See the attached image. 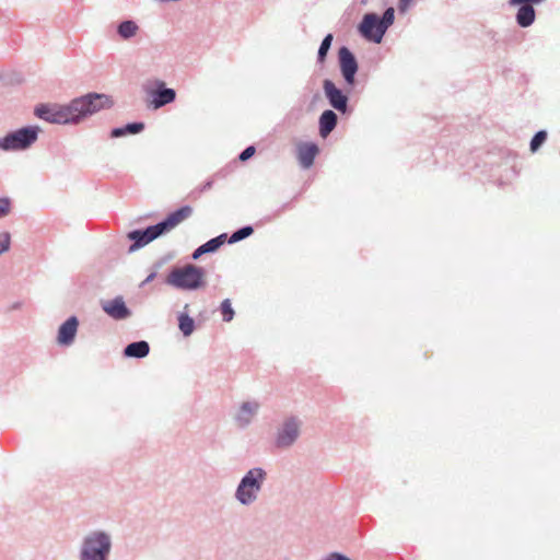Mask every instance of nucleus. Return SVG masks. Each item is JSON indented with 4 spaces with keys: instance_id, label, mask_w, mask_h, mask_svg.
<instances>
[{
    "instance_id": "2",
    "label": "nucleus",
    "mask_w": 560,
    "mask_h": 560,
    "mask_svg": "<svg viewBox=\"0 0 560 560\" xmlns=\"http://www.w3.org/2000/svg\"><path fill=\"white\" fill-rule=\"evenodd\" d=\"M205 270L195 265H186L180 268L173 269L167 276V282L178 289L196 290L206 284Z\"/></svg>"
},
{
    "instance_id": "31",
    "label": "nucleus",
    "mask_w": 560,
    "mask_h": 560,
    "mask_svg": "<svg viewBox=\"0 0 560 560\" xmlns=\"http://www.w3.org/2000/svg\"><path fill=\"white\" fill-rule=\"evenodd\" d=\"M255 154V148L254 147H248L246 148L240 155V160L241 161H246L248 160L249 158H252L253 155Z\"/></svg>"
},
{
    "instance_id": "14",
    "label": "nucleus",
    "mask_w": 560,
    "mask_h": 560,
    "mask_svg": "<svg viewBox=\"0 0 560 560\" xmlns=\"http://www.w3.org/2000/svg\"><path fill=\"white\" fill-rule=\"evenodd\" d=\"M378 23L380 20L376 14H365L359 26V31L366 39L375 42Z\"/></svg>"
},
{
    "instance_id": "33",
    "label": "nucleus",
    "mask_w": 560,
    "mask_h": 560,
    "mask_svg": "<svg viewBox=\"0 0 560 560\" xmlns=\"http://www.w3.org/2000/svg\"><path fill=\"white\" fill-rule=\"evenodd\" d=\"M328 560H350L347 557H343L339 553H332Z\"/></svg>"
},
{
    "instance_id": "27",
    "label": "nucleus",
    "mask_w": 560,
    "mask_h": 560,
    "mask_svg": "<svg viewBox=\"0 0 560 560\" xmlns=\"http://www.w3.org/2000/svg\"><path fill=\"white\" fill-rule=\"evenodd\" d=\"M221 314L224 322H231L233 319L234 311L229 299H225L221 303Z\"/></svg>"
},
{
    "instance_id": "7",
    "label": "nucleus",
    "mask_w": 560,
    "mask_h": 560,
    "mask_svg": "<svg viewBox=\"0 0 560 560\" xmlns=\"http://www.w3.org/2000/svg\"><path fill=\"white\" fill-rule=\"evenodd\" d=\"M36 139V128H22L0 139V149L4 151L24 150L34 143Z\"/></svg>"
},
{
    "instance_id": "25",
    "label": "nucleus",
    "mask_w": 560,
    "mask_h": 560,
    "mask_svg": "<svg viewBox=\"0 0 560 560\" xmlns=\"http://www.w3.org/2000/svg\"><path fill=\"white\" fill-rule=\"evenodd\" d=\"M332 35L331 34H328L325 36V38L323 39L320 46H319V49H318V60L320 62H323L327 56V52L331 46V42H332Z\"/></svg>"
},
{
    "instance_id": "29",
    "label": "nucleus",
    "mask_w": 560,
    "mask_h": 560,
    "mask_svg": "<svg viewBox=\"0 0 560 560\" xmlns=\"http://www.w3.org/2000/svg\"><path fill=\"white\" fill-rule=\"evenodd\" d=\"M11 237L8 232L0 234V255L8 252L10 248Z\"/></svg>"
},
{
    "instance_id": "8",
    "label": "nucleus",
    "mask_w": 560,
    "mask_h": 560,
    "mask_svg": "<svg viewBox=\"0 0 560 560\" xmlns=\"http://www.w3.org/2000/svg\"><path fill=\"white\" fill-rule=\"evenodd\" d=\"M339 63L346 82L352 85L354 83V75L358 71V63L353 54L347 47H341L339 49Z\"/></svg>"
},
{
    "instance_id": "16",
    "label": "nucleus",
    "mask_w": 560,
    "mask_h": 560,
    "mask_svg": "<svg viewBox=\"0 0 560 560\" xmlns=\"http://www.w3.org/2000/svg\"><path fill=\"white\" fill-rule=\"evenodd\" d=\"M226 242V234H221L203 245L199 246L192 254L194 259H198L200 256L207 253H212L219 249Z\"/></svg>"
},
{
    "instance_id": "22",
    "label": "nucleus",
    "mask_w": 560,
    "mask_h": 560,
    "mask_svg": "<svg viewBox=\"0 0 560 560\" xmlns=\"http://www.w3.org/2000/svg\"><path fill=\"white\" fill-rule=\"evenodd\" d=\"M139 30V26L133 21H125L118 26V34L124 38L128 39L133 37Z\"/></svg>"
},
{
    "instance_id": "26",
    "label": "nucleus",
    "mask_w": 560,
    "mask_h": 560,
    "mask_svg": "<svg viewBox=\"0 0 560 560\" xmlns=\"http://www.w3.org/2000/svg\"><path fill=\"white\" fill-rule=\"evenodd\" d=\"M253 232H254V230L252 226L242 228L231 235V237L229 238V243H236V242L252 235Z\"/></svg>"
},
{
    "instance_id": "32",
    "label": "nucleus",
    "mask_w": 560,
    "mask_h": 560,
    "mask_svg": "<svg viewBox=\"0 0 560 560\" xmlns=\"http://www.w3.org/2000/svg\"><path fill=\"white\" fill-rule=\"evenodd\" d=\"M413 0H399V11L406 12Z\"/></svg>"
},
{
    "instance_id": "6",
    "label": "nucleus",
    "mask_w": 560,
    "mask_h": 560,
    "mask_svg": "<svg viewBox=\"0 0 560 560\" xmlns=\"http://www.w3.org/2000/svg\"><path fill=\"white\" fill-rule=\"evenodd\" d=\"M264 476L265 472L261 469L255 468L249 470L242 479L236 491V497L243 504H248L256 499Z\"/></svg>"
},
{
    "instance_id": "17",
    "label": "nucleus",
    "mask_w": 560,
    "mask_h": 560,
    "mask_svg": "<svg viewBox=\"0 0 560 560\" xmlns=\"http://www.w3.org/2000/svg\"><path fill=\"white\" fill-rule=\"evenodd\" d=\"M337 115L332 110H325L319 118V133L327 137L336 127Z\"/></svg>"
},
{
    "instance_id": "5",
    "label": "nucleus",
    "mask_w": 560,
    "mask_h": 560,
    "mask_svg": "<svg viewBox=\"0 0 560 560\" xmlns=\"http://www.w3.org/2000/svg\"><path fill=\"white\" fill-rule=\"evenodd\" d=\"M109 549V537L104 533H93L85 538L81 560H106Z\"/></svg>"
},
{
    "instance_id": "15",
    "label": "nucleus",
    "mask_w": 560,
    "mask_h": 560,
    "mask_svg": "<svg viewBox=\"0 0 560 560\" xmlns=\"http://www.w3.org/2000/svg\"><path fill=\"white\" fill-rule=\"evenodd\" d=\"M159 91L153 95L152 104L154 108H160L175 100L176 93L173 89H165L163 82H158Z\"/></svg>"
},
{
    "instance_id": "13",
    "label": "nucleus",
    "mask_w": 560,
    "mask_h": 560,
    "mask_svg": "<svg viewBox=\"0 0 560 560\" xmlns=\"http://www.w3.org/2000/svg\"><path fill=\"white\" fill-rule=\"evenodd\" d=\"M103 310L115 319H122L129 315V310L121 298H116L103 304Z\"/></svg>"
},
{
    "instance_id": "24",
    "label": "nucleus",
    "mask_w": 560,
    "mask_h": 560,
    "mask_svg": "<svg viewBox=\"0 0 560 560\" xmlns=\"http://www.w3.org/2000/svg\"><path fill=\"white\" fill-rule=\"evenodd\" d=\"M179 329L185 336H189L194 330V319L187 314H182L178 318Z\"/></svg>"
},
{
    "instance_id": "12",
    "label": "nucleus",
    "mask_w": 560,
    "mask_h": 560,
    "mask_svg": "<svg viewBox=\"0 0 560 560\" xmlns=\"http://www.w3.org/2000/svg\"><path fill=\"white\" fill-rule=\"evenodd\" d=\"M79 322L75 316L68 318L59 328L57 341L59 345L69 346L77 335Z\"/></svg>"
},
{
    "instance_id": "3",
    "label": "nucleus",
    "mask_w": 560,
    "mask_h": 560,
    "mask_svg": "<svg viewBox=\"0 0 560 560\" xmlns=\"http://www.w3.org/2000/svg\"><path fill=\"white\" fill-rule=\"evenodd\" d=\"M112 105L113 102L107 95L97 93H91L72 101V109L74 114H78V122L82 118Z\"/></svg>"
},
{
    "instance_id": "11",
    "label": "nucleus",
    "mask_w": 560,
    "mask_h": 560,
    "mask_svg": "<svg viewBox=\"0 0 560 560\" xmlns=\"http://www.w3.org/2000/svg\"><path fill=\"white\" fill-rule=\"evenodd\" d=\"M299 435V423L291 419L283 423V427L278 433L277 445L279 447H287L291 445Z\"/></svg>"
},
{
    "instance_id": "20",
    "label": "nucleus",
    "mask_w": 560,
    "mask_h": 560,
    "mask_svg": "<svg viewBox=\"0 0 560 560\" xmlns=\"http://www.w3.org/2000/svg\"><path fill=\"white\" fill-rule=\"evenodd\" d=\"M258 410V404L256 402H244L241 407V410L236 417L237 422L241 425L247 424L256 411Z\"/></svg>"
},
{
    "instance_id": "1",
    "label": "nucleus",
    "mask_w": 560,
    "mask_h": 560,
    "mask_svg": "<svg viewBox=\"0 0 560 560\" xmlns=\"http://www.w3.org/2000/svg\"><path fill=\"white\" fill-rule=\"evenodd\" d=\"M192 211L194 210L190 206H184V207L179 208L178 210L168 214L164 221H162L155 225L149 226L144 231L137 230V231L130 232L128 234V237L130 240H133L135 243L130 246L129 250L133 252V250L149 244L150 242H152L160 235L172 231L178 224H180L186 219H188L192 214Z\"/></svg>"
},
{
    "instance_id": "21",
    "label": "nucleus",
    "mask_w": 560,
    "mask_h": 560,
    "mask_svg": "<svg viewBox=\"0 0 560 560\" xmlns=\"http://www.w3.org/2000/svg\"><path fill=\"white\" fill-rule=\"evenodd\" d=\"M394 13H395V11L393 8H388L384 12L383 19L380 21L378 26H377L375 43H380L382 40L387 27L393 24Z\"/></svg>"
},
{
    "instance_id": "18",
    "label": "nucleus",
    "mask_w": 560,
    "mask_h": 560,
    "mask_svg": "<svg viewBox=\"0 0 560 560\" xmlns=\"http://www.w3.org/2000/svg\"><path fill=\"white\" fill-rule=\"evenodd\" d=\"M516 14V21L520 26L527 27L533 24L535 20V10L532 4H520Z\"/></svg>"
},
{
    "instance_id": "19",
    "label": "nucleus",
    "mask_w": 560,
    "mask_h": 560,
    "mask_svg": "<svg viewBox=\"0 0 560 560\" xmlns=\"http://www.w3.org/2000/svg\"><path fill=\"white\" fill-rule=\"evenodd\" d=\"M150 351L147 341H138L128 345L125 349V355L132 358H144Z\"/></svg>"
},
{
    "instance_id": "30",
    "label": "nucleus",
    "mask_w": 560,
    "mask_h": 560,
    "mask_svg": "<svg viewBox=\"0 0 560 560\" xmlns=\"http://www.w3.org/2000/svg\"><path fill=\"white\" fill-rule=\"evenodd\" d=\"M10 200L8 198H0V218L10 212Z\"/></svg>"
},
{
    "instance_id": "4",
    "label": "nucleus",
    "mask_w": 560,
    "mask_h": 560,
    "mask_svg": "<svg viewBox=\"0 0 560 560\" xmlns=\"http://www.w3.org/2000/svg\"><path fill=\"white\" fill-rule=\"evenodd\" d=\"M35 115L52 124L78 122V114L72 109V102L69 105H39L35 108Z\"/></svg>"
},
{
    "instance_id": "23",
    "label": "nucleus",
    "mask_w": 560,
    "mask_h": 560,
    "mask_svg": "<svg viewBox=\"0 0 560 560\" xmlns=\"http://www.w3.org/2000/svg\"><path fill=\"white\" fill-rule=\"evenodd\" d=\"M144 125L142 122H132L128 124L125 128H116L112 131V137H121L127 132L129 133H138L143 130Z\"/></svg>"
},
{
    "instance_id": "28",
    "label": "nucleus",
    "mask_w": 560,
    "mask_h": 560,
    "mask_svg": "<svg viewBox=\"0 0 560 560\" xmlns=\"http://www.w3.org/2000/svg\"><path fill=\"white\" fill-rule=\"evenodd\" d=\"M547 139V132L546 131H538L530 141V150L533 152L537 151L539 147L546 141Z\"/></svg>"
},
{
    "instance_id": "10",
    "label": "nucleus",
    "mask_w": 560,
    "mask_h": 560,
    "mask_svg": "<svg viewBox=\"0 0 560 560\" xmlns=\"http://www.w3.org/2000/svg\"><path fill=\"white\" fill-rule=\"evenodd\" d=\"M324 91L334 108L346 112L348 98L331 81L325 80Z\"/></svg>"
},
{
    "instance_id": "9",
    "label": "nucleus",
    "mask_w": 560,
    "mask_h": 560,
    "mask_svg": "<svg viewBox=\"0 0 560 560\" xmlns=\"http://www.w3.org/2000/svg\"><path fill=\"white\" fill-rule=\"evenodd\" d=\"M296 158L303 168H310L314 164V160L319 149L314 142H299L295 147Z\"/></svg>"
}]
</instances>
